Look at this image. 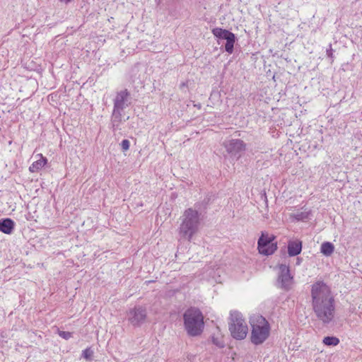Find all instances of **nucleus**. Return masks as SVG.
Segmentation results:
<instances>
[{"label": "nucleus", "mask_w": 362, "mask_h": 362, "mask_svg": "<svg viewBox=\"0 0 362 362\" xmlns=\"http://www.w3.org/2000/svg\"><path fill=\"white\" fill-rule=\"evenodd\" d=\"M311 304L313 310L318 318L325 324L332 322L334 317V298L330 287L322 281L311 286Z\"/></svg>", "instance_id": "obj_1"}, {"label": "nucleus", "mask_w": 362, "mask_h": 362, "mask_svg": "<svg viewBox=\"0 0 362 362\" xmlns=\"http://www.w3.org/2000/svg\"><path fill=\"white\" fill-rule=\"evenodd\" d=\"M179 234L183 239L190 241L198 232L202 221L201 214L194 209H186L180 217Z\"/></svg>", "instance_id": "obj_2"}, {"label": "nucleus", "mask_w": 362, "mask_h": 362, "mask_svg": "<svg viewBox=\"0 0 362 362\" xmlns=\"http://www.w3.org/2000/svg\"><path fill=\"white\" fill-rule=\"evenodd\" d=\"M251 332L250 340L255 346L262 345L270 337L271 325L262 315H255L250 318Z\"/></svg>", "instance_id": "obj_3"}, {"label": "nucleus", "mask_w": 362, "mask_h": 362, "mask_svg": "<svg viewBox=\"0 0 362 362\" xmlns=\"http://www.w3.org/2000/svg\"><path fill=\"white\" fill-rule=\"evenodd\" d=\"M184 326L190 336L195 337L202 334L204 329V316L202 312L195 308L187 309L183 315Z\"/></svg>", "instance_id": "obj_4"}, {"label": "nucleus", "mask_w": 362, "mask_h": 362, "mask_svg": "<svg viewBox=\"0 0 362 362\" xmlns=\"http://www.w3.org/2000/svg\"><path fill=\"white\" fill-rule=\"evenodd\" d=\"M228 329L231 337L236 340H243L246 338L249 328L241 313L237 310L230 311Z\"/></svg>", "instance_id": "obj_5"}, {"label": "nucleus", "mask_w": 362, "mask_h": 362, "mask_svg": "<svg viewBox=\"0 0 362 362\" xmlns=\"http://www.w3.org/2000/svg\"><path fill=\"white\" fill-rule=\"evenodd\" d=\"M129 93L123 90L117 93L114 100V109L112 116V124L115 130L118 128L122 119V110L129 105Z\"/></svg>", "instance_id": "obj_6"}, {"label": "nucleus", "mask_w": 362, "mask_h": 362, "mask_svg": "<svg viewBox=\"0 0 362 362\" xmlns=\"http://www.w3.org/2000/svg\"><path fill=\"white\" fill-rule=\"evenodd\" d=\"M257 250L263 255L274 254L277 250L276 236L267 232H262L257 242Z\"/></svg>", "instance_id": "obj_7"}, {"label": "nucleus", "mask_w": 362, "mask_h": 362, "mask_svg": "<svg viewBox=\"0 0 362 362\" xmlns=\"http://www.w3.org/2000/svg\"><path fill=\"white\" fill-rule=\"evenodd\" d=\"M213 35L218 40H225V49L228 54H232L234 49V45L236 41L235 34L230 31L221 28H215L212 30Z\"/></svg>", "instance_id": "obj_8"}, {"label": "nucleus", "mask_w": 362, "mask_h": 362, "mask_svg": "<svg viewBox=\"0 0 362 362\" xmlns=\"http://www.w3.org/2000/svg\"><path fill=\"white\" fill-rule=\"evenodd\" d=\"M127 320L134 326H140L146 318V308L141 306H135L127 312Z\"/></svg>", "instance_id": "obj_9"}, {"label": "nucleus", "mask_w": 362, "mask_h": 362, "mask_svg": "<svg viewBox=\"0 0 362 362\" xmlns=\"http://www.w3.org/2000/svg\"><path fill=\"white\" fill-rule=\"evenodd\" d=\"M279 270L278 284L285 289L290 288L293 284V276L290 274L289 267L286 264H281Z\"/></svg>", "instance_id": "obj_10"}, {"label": "nucleus", "mask_w": 362, "mask_h": 362, "mask_svg": "<svg viewBox=\"0 0 362 362\" xmlns=\"http://www.w3.org/2000/svg\"><path fill=\"white\" fill-rule=\"evenodd\" d=\"M226 151L233 156H238L245 149V144L240 139H232L224 144Z\"/></svg>", "instance_id": "obj_11"}, {"label": "nucleus", "mask_w": 362, "mask_h": 362, "mask_svg": "<svg viewBox=\"0 0 362 362\" xmlns=\"http://www.w3.org/2000/svg\"><path fill=\"white\" fill-rule=\"evenodd\" d=\"M220 274L221 271L219 269H216L215 270L214 268L209 267L206 269L203 273V279L206 280L211 284H214L215 283H221V279Z\"/></svg>", "instance_id": "obj_12"}, {"label": "nucleus", "mask_w": 362, "mask_h": 362, "mask_svg": "<svg viewBox=\"0 0 362 362\" xmlns=\"http://www.w3.org/2000/svg\"><path fill=\"white\" fill-rule=\"evenodd\" d=\"M36 157L38 158V159L33 162L29 167V171L30 173H37L40 171L47 163V159L44 157L42 153L36 155Z\"/></svg>", "instance_id": "obj_13"}, {"label": "nucleus", "mask_w": 362, "mask_h": 362, "mask_svg": "<svg viewBox=\"0 0 362 362\" xmlns=\"http://www.w3.org/2000/svg\"><path fill=\"white\" fill-rule=\"evenodd\" d=\"M14 222L10 218L0 220V231L5 234H11L14 228Z\"/></svg>", "instance_id": "obj_14"}, {"label": "nucleus", "mask_w": 362, "mask_h": 362, "mask_svg": "<svg viewBox=\"0 0 362 362\" xmlns=\"http://www.w3.org/2000/svg\"><path fill=\"white\" fill-rule=\"evenodd\" d=\"M302 243L299 240L291 241L288 245V252L290 256H296L300 253Z\"/></svg>", "instance_id": "obj_15"}, {"label": "nucleus", "mask_w": 362, "mask_h": 362, "mask_svg": "<svg viewBox=\"0 0 362 362\" xmlns=\"http://www.w3.org/2000/svg\"><path fill=\"white\" fill-rule=\"evenodd\" d=\"M334 245L330 242H324L320 246V252L326 256H331L334 251Z\"/></svg>", "instance_id": "obj_16"}, {"label": "nucleus", "mask_w": 362, "mask_h": 362, "mask_svg": "<svg viewBox=\"0 0 362 362\" xmlns=\"http://www.w3.org/2000/svg\"><path fill=\"white\" fill-rule=\"evenodd\" d=\"M323 343L327 346H337L339 343V339L335 337H325L323 339Z\"/></svg>", "instance_id": "obj_17"}, {"label": "nucleus", "mask_w": 362, "mask_h": 362, "mask_svg": "<svg viewBox=\"0 0 362 362\" xmlns=\"http://www.w3.org/2000/svg\"><path fill=\"white\" fill-rule=\"evenodd\" d=\"M212 341L216 346H217L219 348H222L225 346L223 337L221 334H218L216 337H213Z\"/></svg>", "instance_id": "obj_18"}, {"label": "nucleus", "mask_w": 362, "mask_h": 362, "mask_svg": "<svg viewBox=\"0 0 362 362\" xmlns=\"http://www.w3.org/2000/svg\"><path fill=\"white\" fill-rule=\"evenodd\" d=\"M93 354V351L90 349H86L83 351L82 356L86 360H90Z\"/></svg>", "instance_id": "obj_19"}, {"label": "nucleus", "mask_w": 362, "mask_h": 362, "mask_svg": "<svg viewBox=\"0 0 362 362\" xmlns=\"http://www.w3.org/2000/svg\"><path fill=\"white\" fill-rule=\"evenodd\" d=\"M58 334L63 339L68 340L72 337V333L69 332L59 331L58 330Z\"/></svg>", "instance_id": "obj_20"}, {"label": "nucleus", "mask_w": 362, "mask_h": 362, "mask_svg": "<svg viewBox=\"0 0 362 362\" xmlns=\"http://www.w3.org/2000/svg\"><path fill=\"white\" fill-rule=\"evenodd\" d=\"M121 147L124 151L129 150L130 146V142L127 139H124L121 142Z\"/></svg>", "instance_id": "obj_21"}, {"label": "nucleus", "mask_w": 362, "mask_h": 362, "mask_svg": "<svg viewBox=\"0 0 362 362\" xmlns=\"http://www.w3.org/2000/svg\"><path fill=\"white\" fill-rule=\"evenodd\" d=\"M60 2H62V3H64V4H68L69 3L71 0H59Z\"/></svg>", "instance_id": "obj_22"}, {"label": "nucleus", "mask_w": 362, "mask_h": 362, "mask_svg": "<svg viewBox=\"0 0 362 362\" xmlns=\"http://www.w3.org/2000/svg\"><path fill=\"white\" fill-rule=\"evenodd\" d=\"M327 53H328V55H329V56H331V54H331V52H327Z\"/></svg>", "instance_id": "obj_23"}, {"label": "nucleus", "mask_w": 362, "mask_h": 362, "mask_svg": "<svg viewBox=\"0 0 362 362\" xmlns=\"http://www.w3.org/2000/svg\"><path fill=\"white\" fill-rule=\"evenodd\" d=\"M327 53H328V55H329V56H331V54H331V52H327Z\"/></svg>", "instance_id": "obj_24"}]
</instances>
